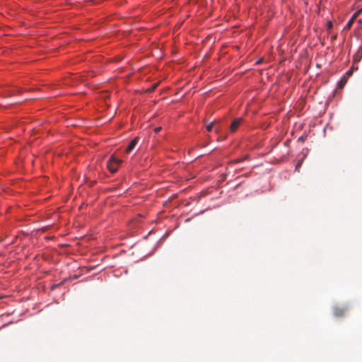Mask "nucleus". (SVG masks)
Returning a JSON list of instances; mask_svg holds the SVG:
<instances>
[{
  "instance_id": "obj_1",
  "label": "nucleus",
  "mask_w": 362,
  "mask_h": 362,
  "mask_svg": "<svg viewBox=\"0 0 362 362\" xmlns=\"http://www.w3.org/2000/svg\"><path fill=\"white\" fill-rule=\"evenodd\" d=\"M121 163H122L121 160L115 158L114 156H111V157L110 158V159L107 162V166L109 170L111 173H114L117 170L118 167Z\"/></svg>"
},
{
  "instance_id": "obj_10",
  "label": "nucleus",
  "mask_w": 362,
  "mask_h": 362,
  "mask_svg": "<svg viewBox=\"0 0 362 362\" xmlns=\"http://www.w3.org/2000/svg\"><path fill=\"white\" fill-rule=\"evenodd\" d=\"M306 139V136H300L298 139V141H300V142H303L305 141Z\"/></svg>"
},
{
  "instance_id": "obj_13",
  "label": "nucleus",
  "mask_w": 362,
  "mask_h": 362,
  "mask_svg": "<svg viewBox=\"0 0 362 362\" xmlns=\"http://www.w3.org/2000/svg\"><path fill=\"white\" fill-rule=\"evenodd\" d=\"M156 86H157V85H156V84L153 85V86L151 87V88L150 89V91H153V90L156 88Z\"/></svg>"
},
{
  "instance_id": "obj_15",
  "label": "nucleus",
  "mask_w": 362,
  "mask_h": 362,
  "mask_svg": "<svg viewBox=\"0 0 362 362\" xmlns=\"http://www.w3.org/2000/svg\"><path fill=\"white\" fill-rule=\"evenodd\" d=\"M301 163H302L301 161H299V162L297 163V165H296V168H299V167L300 166V165H301Z\"/></svg>"
},
{
  "instance_id": "obj_7",
  "label": "nucleus",
  "mask_w": 362,
  "mask_h": 362,
  "mask_svg": "<svg viewBox=\"0 0 362 362\" xmlns=\"http://www.w3.org/2000/svg\"><path fill=\"white\" fill-rule=\"evenodd\" d=\"M218 123H219L218 121H214V122H211L209 124H208L206 126L207 131L208 132H211L212 130V129H213L214 125L216 124H218Z\"/></svg>"
},
{
  "instance_id": "obj_3",
  "label": "nucleus",
  "mask_w": 362,
  "mask_h": 362,
  "mask_svg": "<svg viewBox=\"0 0 362 362\" xmlns=\"http://www.w3.org/2000/svg\"><path fill=\"white\" fill-rule=\"evenodd\" d=\"M242 122V118H237L234 119L230 126V131L233 133L236 132L239 126L241 124Z\"/></svg>"
},
{
  "instance_id": "obj_12",
  "label": "nucleus",
  "mask_w": 362,
  "mask_h": 362,
  "mask_svg": "<svg viewBox=\"0 0 362 362\" xmlns=\"http://www.w3.org/2000/svg\"><path fill=\"white\" fill-rule=\"evenodd\" d=\"M160 129H161V127H159L155 128L154 131H155L156 133H158Z\"/></svg>"
},
{
  "instance_id": "obj_20",
  "label": "nucleus",
  "mask_w": 362,
  "mask_h": 362,
  "mask_svg": "<svg viewBox=\"0 0 362 362\" xmlns=\"http://www.w3.org/2000/svg\"><path fill=\"white\" fill-rule=\"evenodd\" d=\"M359 11H361V13H362V8L359 9Z\"/></svg>"
},
{
  "instance_id": "obj_4",
  "label": "nucleus",
  "mask_w": 362,
  "mask_h": 362,
  "mask_svg": "<svg viewBox=\"0 0 362 362\" xmlns=\"http://www.w3.org/2000/svg\"><path fill=\"white\" fill-rule=\"evenodd\" d=\"M139 141V137H135L133 140L130 141L129 145L127 146L125 152L129 153H130L136 146Z\"/></svg>"
},
{
  "instance_id": "obj_2",
  "label": "nucleus",
  "mask_w": 362,
  "mask_h": 362,
  "mask_svg": "<svg viewBox=\"0 0 362 362\" xmlns=\"http://www.w3.org/2000/svg\"><path fill=\"white\" fill-rule=\"evenodd\" d=\"M348 310L347 306H335L333 309V313L335 317H339L344 316Z\"/></svg>"
},
{
  "instance_id": "obj_9",
  "label": "nucleus",
  "mask_w": 362,
  "mask_h": 362,
  "mask_svg": "<svg viewBox=\"0 0 362 362\" xmlns=\"http://www.w3.org/2000/svg\"><path fill=\"white\" fill-rule=\"evenodd\" d=\"M361 13V11L358 10L356 13H354L352 17L356 19Z\"/></svg>"
},
{
  "instance_id": "obj_18",
  "label": "nucleus",
  "mask_w": 362,
  "mask_h": 362,
  "mask_svg": "<svg viewBox=\"0 0 362 362\" xmlns=\"http://www.w3.org/2000/svg\"><path fill=\"white\" fill-rule=\"evenodd\" d=\"M336 38H337V35L332 37V40H336Z\"/></svg>"
},
{
  "instance_id": "obj_19",
  "label": "nucleus",
  "mask_w": 362,
  "mask_h": 362,
  "mask_svg": "<svg viewBox=\"0 0 362 362\" xmlns=\"http://www.w3.org/2000/svg\"><path fill=\"white\" fill-rule=\"evenodd\" d=\"M218 131H219V127H216V132H218Z\"/></svg>"
},
{
  "instance_id": "obj_17",
  "label": "nucleus",
  "mask_w": 362,
  "mask_h": 362,
  "mask_svg": "<svg viewBox=\"0 0 362 362\" xmlns=\"http://www.w3.org/2000/svg\"><path fill=\"white\" fill-rule=\"evenodd\" d=\"M351 74H352V71L351 70H349V71H348L346 72V74L349 75V76L351 75Z\"/></svg>"
},
{
  "instance_id": "obj_14",
  "label": "nucleus",
  "mask_w": 362,
  "mask_h": 362,
  "mask_svg": "<svg viewBox=\"0 0 362 362\" xmlns=\"http://www.w3.org/2000/svg\"><path fill=\"white\" fill-rule=\"evenodd\" d=\"M240 161V160H234L231 161L230 163H238Z\"/></svg>"
},
{
  "instance_id": "obj_8",
  "label": "nucleus",
  "mask_w": 362,
  "mask_h": 362,
  "mask_svg": "<svg viewBox=\"0 0 362 362\" xmlns=\"http://www.w3.org/2000/svg\"><path fill=\"white\" fill-rule=\"evenodd\" d=\"M361 13V11L358 10L356 13H354L352 17L356 19Z\"/></svg>"
},
{
  "instance_id": "obj_16",
  "label": "nucleus",
  "mask_w": 362,
  "mask_h": 362,
  "mask_svg": "<svg viewBox=\"0 0 362 362\" xmlns=\"http://www.w3.org/2000/svg\"><path fill=\"white\" fill-rule=\"evenodd\" d=\"M345 82H346V80L344 81L343 80H341L340 86L341 87L343 86L344 83H345Z\"/></svg>"
},
{
  "instance_id": "obj_5",
  "label": "nucleus",
  "mask_w": 362,
  "mask_h": 362,
  "mask_svg": "<svg viewBox=\"0 0 362 362\" xmlns=\"http://www.w3.org/2000/svg\"><path fill=\"white\" fill-rule=\"evenodd\" d=\"M362 59V49L361 47L358 51L354 55V62H358Z\"/></svg>"
},
{
  "instance_id": "obj_11",
  "label": "nucleus",
  "mask_w": 362,
  "mask_h": 362,
  "mask_svg": "<svg viewBox=\"0 0 362 362\" xmlns=\"http://www.w3.org/2000/svg\"><path fill=\"white\" fill-rule=\"evenodd\" d=\"M332 23L331 21H329V22L327 23V29H328V30H330V29H332Z\"/></svg>"
},
{
  "instance_id": "obj_6",
  "label": "nucleus",
  "mask_w": 362,
  "mask_h": 362,
  "mask_svg": "<svg viewBox=\"0 0 362 362\" xmlns=\"http://www.w3.org/2000/svg\"><path fill=\"white\" fill-rule=\"evenodd\" d=\"M355 20H356V19H355V18H354L351 16V18H350V20H349V21H348V23H346V26H345L344 29H346V30H349V29L351 28V26H352V25H353V23H354V21H355Z\"/></svg>"
}]
</instances>
